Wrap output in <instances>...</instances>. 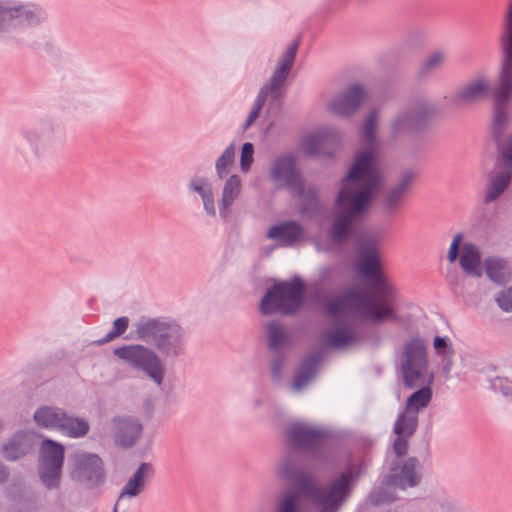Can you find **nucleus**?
<instances>
[{"label":"nucleus","instance_id":"f257e3e1","mask_svg":"<svg viewBox=\"0 0 512 512\" xmlns=\"http://www.w3.org/2000/svg\"><path fill=\"white\" fill-rule=\"evenodd\" d=\"M376 160L373 149L359 152L342 179L335 199L342 212L335 215L329 229V238L334 244L345 243L353 233L355 220L369 209L382 181Z\"/></svg>","mask_w":512,"mask_h":512},{"label":"nucleus","instance_id":"f03ea898","mask_svg":"<svg viewBox=\"0 0 512 512\" xmlns=\"http://www.w3.org/2000/svg\"><path fill=\"white\" fill-rule=\"evenodd\" d=\"M65 128L49 117H39L22 124L10 137L9 156L20 165L50 158L64 148Z\"/></svg>","mask_w":512,"mask_h":512},{"label":"nucleus","instance_id":"7ed1b4c3","mask_svg":"<svg viewBox=\"0 0 512 512\" xmlns=\"http://www.w3.org/2000/svg\"><path fill=\"white\" fill-rule=\"evenodd\" d=\"M135 337L152 344L165 359H176L185 353L186 331L174 321L141 317L135 323Z\"/></svg>","mask_w":512,"mask_h":512},{"label":"nucleus","instance_id":"20e7f679","mask_svg":"<svg viewBox=\"0 0 512 512\" xmlns=\"http://www.w3.org/2000/svg\"><path fill=\"white\" fill-rule=\"evenodd\" d=\"M357 271L365 279L367 285L378 292L379 298H376V307L383 309L388 307L391 315H384L386 319L395 320L397 318L394 302L397 296V290L391 284L382 272L381 260L377 248L373 242L364 243L360 247V254L357 261Z\"/></svg>","mask_w":512,"mask_h":512},{"label":"nucleus","instance_id":"39448f33","mask_svg":"<svg viewBox=\"0 0 512 512\" xmlns=\"http://www.w3.org/2000/svg\"><path fill=\"white\" fill-rule=\"evenodd\" d=\"M306 285L295 276L287 281H279L270 286L260 301V311L269 316L279 313L285 316L295 315L304 305Z\"/></svg>","mask_w":512,"mask_h":512},{"label":"nucleus","instance_id":"423d86ee","mask_svg":"<svg viewBox=\"0 0 512 512\" xmlns=\"http://www.w3.org/2000/svg\"><path fill=\"white\" fill-rule=\"evenodd\" d=\"M287 442L291 448L289 454H297L300 461L326 464L328 456L323 443L328 433L303 422L292 423L286 430Z\"/></svg>","mask_w":512,"mask_h":512},{"label":"nucleus","instance_id":"0eeeda50","mask_svg":"<svg viewBox=\"0 0 512 512\" xmlns=\"http://www.w3.org/2000/svg\"><path fill=\"white\" fill-rule=\"evenodd\" d=\"M348 308H352L362 317L377 323L383 322L384 315L392 314L388 307L378 309L375 295L359 287H351L339 297L327 300L325 304V311L330 317H339Z\"/></svg>","mask_w":512,"mask_h":512},{"label":"nucleus","instance_id":"6e6552de","mask_svg":"<svg viewBox=\"0 0 512 512\" xmlns=\"http://www.w3.org/2000/svg\"><path fill=\"white\" fill-rule=\"evenodd\" d=\"M366 468L365 462L361 461L340 472L321 489L317 507L322 512H337L350 498Z\"/></svg>","mask_w":512,"mask_h":512},{"label":"nucleus","instance_id":"1a4fd4ad","mask_svg":"<svg viewBox=\"0 0 512 512\" xmlns=\"http://www.w3.org/2000/svg\"><path fill=\"white\" fill-rule=\"evenodd\" d=\"M437 114L434 103L421 100L399 110L390 122V133L393 138L407 134H424L429 131Z\"/></svg>","mask_w":512,"mask_h":512},{"label":"nucleus","instance_id":"9d476101","mask_svg":"<svg viewBox=\"0 0 512 512\" xmlns=\"http://www.w3.org/2000/svg\"><path fill=\"white\" fill-rule=\"evenodd\" d=\"M113 354L136 371L143 372L157 385L163 383L165 368L159 354L141 344L122 345Z\"/></svg>","mask_w":512,"mask_h":512},{"label":"nucleus","instance_id":"9b49d317","mask_svg":"<svg viewBox=\"0 0 512 512\" xmlns=\"http://www.w3.org/2000/svg\"><path fill=\"white\" fill-rule=\"evenodd\" d=\"M499 43L503 57L493 98L498 103H508L512 100V3L504 15Z\"/></svg>","mask_w":512,"mask_h":512},{"label":"nucleus","instance_id":"f8f14e48","mask_svg":"<svg viewBox=\"0 0 512 512\" xmlns=\"http://www.w3.org/2000/svg\"><path fill=\"white\" fill-rule=\"evenodd\" d=\"M427 341L419 336H413L405 342L401 354L400 371L403 385L414 389L428 369Z\"/></svg>","mask_w":512,"mask_h":512},{"label":"nucleus","instance_id":"ddd939ff","mask_svg":"<svg viewBox=\"0 0 512 512\" xmlns=\"http://www.w3.org/2000/svg\"><path fill=\"white\" fill-rule=\"evenodd\" d=\"M279 475L282 479L295 485L294 490L299 492L300 497L308 496L317 506L321 488L316 485L313 476L307 472V467L304 462L300 461L299 455H286L281 463Z\"/></svg>","mask_w":512,"mask_h":512},{"label":"nucleus","instance_id":"4468645a","mask_svg":"<svg viewBox=\"0 0 512 512\" xmlns=\"http://www.w3.org/2000/svg\"><path fill=\"white\" fill-rule=\"evenodd\" d=\"M63 463L64 447L53 440H44L38 474L41 482L48 490H55L60 487Z\"/></svg>","mask_w":512,"mask_h":512},{"label":"nucleus","instance_id":"2eb2a0df","mask_svg":"<svg viewBox=\"0 0 512 512\" xmlns=\"http://www.w3.org/2000/svg\"><path fill=\"white\" fill-rule=\"evenodd\" d=\"M269 178L276 185L277 189H298L301 192V185L304 181L303 175L297 168V158L287 152L278 156L271 164Z\"/></svg>","mask_w":512,"mask_h":512},{"label":"nucleus","instance_id":"dca6fc26","mask_svg":"<svg viewBox=\"0 0 512 512\" xmlns=\"http://www.w3.org/2000/svg\"><path fill=\"white\" fill-rule=\"evenodd\" d=\"M299 45V39L294 40L288 45L284 53L280 56L278 65L272 73L269 82L264 84L260 89V91H264V93L271 98L270 105L274 102H278L284 95L283 87L292 70Z\"/></svg>","mask_w":512,"mask_h":512},{"label":"nucleus","instance_id":"f3484780","mask_svg":"<svg viewBox=\"0 0 512 512\" xmlns=\"http://www.w3.org/2000/svg\"><path fill=\"white\" fill-rule=\"evenodd\" d=\"M110 434L117 447L129 449L140 440L143 434V423L136 416L115 415L111 419Z\"/></svg>","mask_w":512,"mask_h":512},{"label":"nucleus","instance_id":"a211bd4d","mask_svg":"<svg viewBox=\"0 0 512 512\" xmlns=\"http://www.w3.org/2000/svg\"><path fill=\"white\" fill-rule=\"evenodd\" d=\"M366 98V90L360 84H352L343 93L335 96L328 107L338 116L349 117L360 108Z\"/></svg>","mask_w":512,"mask_h":512},{"label":"nucleus","instance_id":"6ab92c4d","mask_svg":"<svg viewBox=\"0 0 512 512\" xmlns=\"http://www.w3.org/2000/svg\"><path fill=\"white\" fill-rule=\"evenodd\" d=\"M13 30L16 28L36 27L48 19L46 10L35 3L12 2Z\"/></svg>","mask_w":512,"mask_h":512},{"label":"nucleus","instance_id":"aec40b11","mask_svg":"<svg viewBox=\"0 0 512 512\" xmlns=\"http://www.w3.org/2000/svg\"><path fill=\"white\" fill-rule=\"evenodd\" d=\"M414 179L415 173L411 170H406L402 173L398 182L385 191L382 206L387 214H394L402 205Z\"/></svg>","mask_w":512,"mask_h":512},{"label":"nucleus","instance_id":"412c9836","mask_svg":"<svg viewBox=\"0 0 512 512\" xmlns=\"http://www.w3.org/2000/svg\"><path fill=\"white\" fill-rule=\"evenodd\" d=\"M322 359L323 353L318 351L307 355L301 360L293 377L292 389L294 391H301L316 377Z\"/></svg>","mask_w":512,"mask_h":512},{"label":"nucleus","instance_id":"4be33fe9","mask_svg":"<svg viewBox=\"0 0 512 512\" xmlns=\"http://www.w3.org/2000/svg\"><path fill=\"white\" fill-rule=\"evenodd\" d=\"M417 465L418 459L416 457H409L403 463L401 472L397 473L400 463L398 460L393 461L390 465L391 473L387 476V482L402 488L405 486H416L418 484Z\"/></svg>","mask_w":512,"mask_h":512},{"label":"nucleus","instance_id":"5701e85b","mask_svg":"<svg viewBox=\"0 0 512 512\" xmlns=\"http://www.w3.org/2000/svg\"><path fill=\"white\" fill-rule=\"evenodd\" d=\"M488 88V82L484 78H479L459 88L449 97V102L455 107L472 104L482 99Z\"/></svg>","mask_w":512,"mask_h":512},{"label":"nucleus","instance_id":"b1692460","mask_svg":"<svg viewBox=\"0 0 512 512\" xmlns=\"http://www.w3.org/2000/svg\"><path fill=\"white\" fill-rule=\"evenodd\" d=\"M320 340L325 346L340 349L356 343L359 338L348 324L340 322L333 329L322 332Z\"/></svg>","mask_w":512,"mask_h":512},{"label":"nucleus","instance_id":"393cba45","mask_svg":"<svg viewBox=\"0 0 512 512\" xmlns=\"http://www.w3.org/2000/svg\"><path fill=\"white\" fill-rule=\"evenodd\" d=\"M80 475L91 486L99 485L104 481L102 459L96 454H83L77 460Z\"/></svg>","mask_w":512,"mask_h":512},{"label":"nucleus","instance_id":"a878e982","mask_svg":"<svg viewBox=\"0 0 512 512\" xmlns=\"http://www.w3.org/2000/svg\"><path fill=\"white\" fill-rule=\"evenodd\" d=\"M32 450V439L24 432H17L2 446V456L8 461H16Z\"/></svg>","mask_w":512,"mask_h":512},{"label":"nucleus","instance_id":"bb28decb","mask_svg":"<svg viewBox=\"0 0 512 512\" xmlns=\"http://www.w3.org/2000/svg\"><path fill=\"white\" fill-rule=\"evenodd\" d=\"M303 227L296 221H286L272 226L267 237L277 240L284 246L294 244L303 234Z\"/></svg>","mask_w":512,"mask_h":512},{"label":"nucleus","instance_id":"cd10ccee","mask_svg":"<svg viewBox=\"0 0 512 512\" xmlns=\"http://www.w3.org/2000/svg\"><path fill=\"white\" fill-rule=\"evenodd\" d=\"M318 188L316 186H309L305 189V180L301 185V192L298 189L291 191L292 194L302 199L300 205V212L304 215L316 216L319 215L323 206L318 196Z\"/></svg>","mask_w":512,"mask_h":512},{"label":"nucleus","instance_id":"c85d7f7f","mask_svg":"<svg viewBox=\"0 0 512 512\" xmlns=\"http://www.w3.org/2000/svg\"><path fill=\"white\" fill-rule=\"evenodd\" d=\"M152 472V464L148 462H142L135 471L134 475L127 481L121 490L118 496L119 500H122L125 496H138L145 487V477L151 475Z\"/></svg>","mask_w":512,"mask_h":512},{"label":"nucleus","instance_id":"c756f323","mask_svg":"<svg viewBox=\"0 0 512 512\" xmlns=\"http://www.w3.org/2000/svg\"><path fill=\"white\" fill-rule=\"evenodd\" d=\"M66 415V411L52 406L39 407L34 415V421L39 427L60 430V425Z\"/></svg>","mask_w":512,"mask_h":512},{"label":"nucleus","instance_id":"7c9ffc66","mask_svg":"<svg viewBox=\"0 0 512 512\" xmlns=\"http://www.w3.org/2000/svg\"><path fill=\"white\" fill-rule=\"evenodd\" d=\"M329 139L339 142L340 138L335 129H327L320 133L305 136L301 141V147L308 156H316L323 144Z\"/></svg>","mask_w":512,"mask_h":512},{"label":"nucleus","instance_id":"2f4dec72","mask_svg":"<svg viewBox=\"0 0 512 512\" xmlns=\"http://www.w3.org/2000/svg\"><path fill=\"white\" fill-rule=\"evenodd\" d=\"M484 267L486 276L497 285L503 286L511 279L510 269L503 259L487 258Z\"/></svg>","mask_w":512,"mask_h":512},{"label":"nucleus","instance_id":"473e14b6","mask_svg":"<svg viewBox=\"0 0 512 512\" xmlns=\"http://www.w3.org/2000/svg\"><path fill=\"white\" fill-rule=\"evenodd\" d=\"M481 257L476 246L472 243H465L463 253L460 257V266L463 271L474 277H481Z\"/></svg>","mask_w":512,"mask_h":512},{"label":"nucleus","instance_id":"72a5a7b5","mask_svg":"<svg viewBox=\"0 0 512 512\" xmlns=\"http://www.w3.org/2000/svg\"><path fill=\"white\" fill-rule=\"evenodd\" d=\"M512 174L510 169H505L493 177L488 185L484 196V203L489 204L500 197L511 183Z\"/></svg>","mask_w":512,"mask_h":512},{"label":"nucleus","instance_id":"f704fd0d","mask_svg":"<svg viewBox=\"0 0 512 512\" xmlns=\"http://www.w3.org/2000/svg\"><path fill=\"white\" fill-rule=\"evenodd\" d=\"M273 512H305L299 492L286 490L280 493L274 502Z\"/></svg>","mask_w":512,"mask_h":512},{"label":"nucleus","instance_id":"c9c22d12","mask_svg":"<svg viewBox=\"0 0 512 512\" xmlns=\"http://www.w3.org/2000/svg\"><path fill=\"white\" fill-rule=\"evenodd\" d=\"M434 376L431 374L428 384L433 382ZM432 398V390L429 385L423 386L414 391L406 400L405 410L418 416L421 409L426 408Z\"/></svg>","mask_w":512,"mask_h":512},{"label":"nucleus","instance_id":"e433bc0d","mask_svg":"<svg viewBox=\"0 0 512 512\" xmlns=\"http://www.w3.org/2000/svg\"><path fill=\"white\" fill-rule=\"evenodd\" d=\"M268 346L272 352H283L281 348L289 344L290 336L278 321H270L266 324Z\"/></svg>","mask_w":512,"mask_h":512},{"label":"nucleus","instance_id":"4c0bfd02","mask_svg":"<svg viewBox=\"0 0 512 512\" xmlns=\"http://www.w3.org/2000/svg\"><path fill=\"white\" fill-rule=\"evenodd\" d=\"M90 429L87 420L79 417L69 416L67 413L60 425V432L70 438H80L85 436Z\"/></svg>","mask_w":512,"mask_h":512},{"label":"nucleus","instance_id":"58836bf2","mask_svg":"<svg viewBox=\"0 0 512 512\" xmlns=\"http://www.w3.org/2000/svg\"><path fill=\"white\" fill-rule=\"evenodd\" d=\"M418 427V416L414 413L404 410L399 413L395 424L394 433L398 436L412 437Z\"/></svg>","mask_w":512,"mask_h":512},{"label":"nucleus","instance_id":"ea45409f","mask_svg":"<svg viewBox=\"0 0 512 512\" xmlns=\"http://www.w3.org/2000/svg\"><path fill=\"white\" fill-rule=\"evenodd\" d=\"M235 160V144L231 143L216 159L215 170L218 179H224L230 172Z\"/></svg>","mask_w":512,"mask_h":512},{"label":"nucleus","instance_id":"a19ab883","mask_svg":"<svg viewBox=\"0 0 512 512\" xmlns=\"http://www.w3.org/2000/svg\"><path fill=\"white\" fill-rule=\"evenodd\" d=\"M494 120H493V135L497 142L501 141L504 129L507 122V111L505 105L507 103H498L494 101Z\"/></svg>","mask_w":512,"mask_h":512},{"label":"nucleus","instance_id":"79ce46f5","mask_svg":"<svg viewBox=\"0 0 512 512\" xmlns=\"http://www.w3.org/2000/svg\"><path fill=\"white\" fill-rule=\"evenodd\" d=\"M129 326V318L126 316L118 317L113 321L112 329L102 338L94 341L97 346H102L115 338L123 335Z\"/></svg>","mask_w":512,"mask_h":512},{"label":"nucleus","instance_id":"37998d69","mask_svg":"<svg viewBox=\"0 0 512 512\" xmlns=\"http://www.w3.org/2000/svg\"><path fill=\"white\" fill-rule=\"evenodd\" d=\"M240 191L241 178L239 175L233 174L229 176L224 183L221 199L233 203L234 200L239 196Z\"/></svg>","mask_w":512,"mask_h":512},{"label":"nucleus","instance_id":"c03bdc74","mask_svg":"<svg viewBox=\"0 0 512 512\" xmlns=\"http://www.w3.org/2000/svg\"><path fill=\"white\" fill-rule=\"evenodd\" d=\"M13 30L12 2L0 0V32Z\"/></svg>","mask_w":512,"mask_h":512},{"label":"nucleus","instance_id":"a18cd8bd","mask_svg":"<svg viewBox=\"0 0 512 512\" xmlns=\"http://www.w3.org/2000/svg\"><path fill=\"white\" fill-rule=\"evenodd\" d=\"M287 356L285 352H274V356L270 362L271 376L274 382L280 383L283 378V368L286 363Z\"/></svg>","mask_w":512,"mask_h":512},{"label":"nucleus","instance_id":"49530a36","mask_svg":"<svg viewBox=\"0 0 512 512\" xmlns=\"http://www.w3.org/2000/svg\"><path fill=\"white\" fill-rule=\"evenodd\" d=\"M378 113L372 110L367 115L364 122L363 135L367 143L374 144L376 141V127H377Z\"/></svg>","mask_w":512,"mask_h":512},{"label":"nucleus","instance_id":"de8ad7c7","mask_svg":"<svg viewBox=\"0 0 512 512\" xmlns=\"http://www.w3.org/2000/svg\"><path fill=\"white\" fill-rule=\"evenodd\" d=\"M445 60L444 52L437 51L429 55L420 67V74L427 75L428 73L438 69Z\"/></svg>","mask_w":512,"mask_h":512},{"label":"nucleus","instance_id":"09e8293b","mask_svg":"<svg viewBox=\"0 0 512 512\" xmlns=\"http://www.w3.org/2000/svg\"><path fill=\"white\" fill-rule=\"evenodd\" d=\"M269 96L264 93V91L258 92L256 99L254 101L253 107L245 121L244 127L247 128L252 125L255 120L259 117L261 110L263 109L266 100Z\"/></svg>","mask_w":512,"mask_h":512},{"label":"nucleus","instance_id":"8fccbe9b","mask_svg":"<svg viewBox=\"0 0 512 512\" xmlns=\"http://www.w3.org/2000/svg\"><path fill=\"white\" fill-rule=\"evenodd\" d=\"M188 189L197 193L201 198L213 190L210 181L205 177L192 178L188 183Z\"/></svg>","mask_w":512,"mask_h":512},{"label":"nucleus","instance_id":"3c124183","mask_svg":"<svg viewBox=\"0 0 512 512\" xmlns=\"http://www.w3.org/2000/svg\"><path fill=\"white\" fill-rule=\"evenodd\" d=\"M254 145L251 142H245L241 148L240 169L248 172L253 163Z\"/></svg>","mask_w":512,"mask_h":512},{"label":"nucleus","instance_id":"603ef678","mask_svg":"<svg viewBox=\"0 0 512 512\" xmlns=\"http://www.w3.org/2000/svg\"><path fill=\"white\" fill-rule=\"evenodd\" d=\"M433 346L436 354L447 357L448 355H454V349L450 339L447 336H436L433 340Z\"/></svg>","mask_w":512,"mask_h":512},{"label":"nucleus","instance_id":"864d4df0","mask_svg":"<svg viewBox=\"0 0 512 512\" xmlns=\"http://www.w3.org/2000/svg\"><path fill=\"white\" fill-rule=\"evenodd\" d=\"M495 301L499 308L504 312H512V286L499 292Z\"/></svg>","mask_w":512,"mask_h":512},{"label":"nucleus","instance_id":"5fc2aeb1","mask_svg":"<svg viewBox=\"0 0 512 512\" xmlns=\"http://www.w3.org/2000/svg\"><path fill=\"white\" fill-rule=\"evenodd\" d=\"M492 388L495 391L500 392L505 397H511L512 399V382L507 378H496L491 383Z\"/></svg>","mask_w":512,"mask_h":512},{"label":"nucleus","instance_id":"6e6d98bb","mask_svg":"<svg viewBox=\"0 0 512 512\" xmlns=\"http://www.w3.org/2000/svg\"><path fill=\"white\" fill-rule=\"evenodd\" d=\"M462 239H463V234L457 233L451 242V245H450V248H449L448 254H447V258L451 263L455 262L459 256V247L462 242Z\"/></svg>","mask_w":512,"mask_h":512},{"label":"nucleus","instance_id":"4d7b16f0","mask_svg":"<svg viewBox=\"0 0 512 512\" xmlns=\"http://www.w3.org/2000/svg\"><path fill=\"white\" fill-rule=\"evenodd\" d=\"M409 438L410 437L396 435V438L393 443V450L398 457H402L407 454L409 448Z\"/></svg>","mask_w":512,"mask_h":512},{"label":"nucleus","instance_id":"13d9d810","mask_svg":"<svg viewBox=\"0 0 512 512\" xmlns=\"http://www.w3.org/2000/svg\"><path fill=\"white\" fill-rule=\"evenodd\" d=\"M201 199H202L203 207H204V210L206 211V213L209 216L215 217L216 216V208H215V203H214L213 190L211 192H209L207 195H203V198H201Z\"/></svg>","mask_w":512,"mask_h":512},{"label":"nucleus","instance_id":"bf43d9fd","mask_svg":"<svg viewBox=\"0 0 512 512\" xmlns=\"http://www.w3.org/2000/svg\"><path fill=\"white\" fill-rule=\"evenodd\" d=\"M501 154L504 161V166L506 168H510L512 165V135L509 137L508 141L503 146Z\"/></svg>","mask_w":512,"mask_h":512},{"label":"nucleus","instance_id":"052dcab7","mask_svg":"<svg viewBox=\"0 0 512 512\" xmlns=\"http://www.w3.org/2000/svg\"><path fill=\"white\" fill-rule=\"evenodd\" d=\"M370 501L372 504L379 506L388 502V499L385 497L383 490L378 489L371 492Z\"/></svg>","mask_w":512,"mask_h":512},{"label":"nucleus","instance_id":"680f3d73","mask_svg":"<svg viewBox=\"0 0 512 512\" xmlns=\"http://www.w3.org/2000/svg\"><path fill=\"white\" fill-rule=\"evenodd\" d=\"M232 204L233 203L221 199L219 205V214L223 219H226L228 217L229 208L231 207Z\"/></svg>","mask_w":512,"mask_h":512},{"label":"nucleus","instance_id":"e2e57ef3","mask_svg":"<svg viewBox=\"0 0 512 512\" xmlns=\"http://www.w3.org/2000/svg\"><path fill=\"white\" fill-rule=\"evenodd\" d=\"M452 359L453 355H448L447 357H443L444 365L442 367V373L445 376H448L452 369Z\"/></svg>","mask_w":512,"mask_h":512},{"label":"nucleus","instance_id":"0e129e2a","mask_svg":"<svg viewBox=\"0 0 512 512\" xmlns=\"http://www.w3.org/2000/svg\"><path fill=\"white\" fill-rule=\"evenodd\" d=\"M9 477V470L0 462V484L5 483Z\"/></svg>","mask_w":512,"mask_h":512},{"label":"nucleus","instance_id":"69168bd1","mask_svg":"<svg viewBox=\"0 0 512 512\" xmlns=\"http://www.w3.org/2000/svg\"><path fill=\"white\" fill-rule=\"evenodd\" d=\"M511 3H512V0H510V1H509V4H508V6H509V5L511 4Z\"/></svg>","mask_w":512,"mask_h":512}]
</instances>
